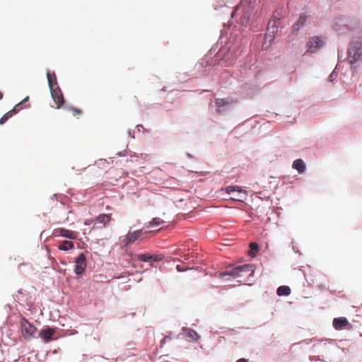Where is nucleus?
<instances>
[{
  "label": "nucleus",
  "mask_w": 362,
  "mask_h": 362,
  "mask_svg": "<svg viewBox=\"0 0 362 362\" xmlns=\"http://www.w3.org/2000/svg\"><path fill=\"white\" fill-rule=\"evenodd\" d=\"M255 269L252 264H243L231 269L227 272H223L219 274L220 277L230 276L234 279H239L238 282H245L249 280L250 276L254 275Z\"/></svg>",
  "instance_id": "nucleus-1"
},
{
  "label": "nucleus",
  "mask_w": 362,
  "mask_h": 362,
  "mask_svg": "<svg viewBox=\"0 0 362 362\" xmlns=\"http://www.w3.org/2000/svg\"><path fill=\"white\" fill-rule=\"evenodd\" d=\"M362 57V40L354 42L348 50V60L351 64L359 61Z\"/></svg>",
  "instance_id": "nucleus-2"
},
{
  "label": "nucleus",
  "mask_w": 362,
  "mask_h": 362,
  "mask_svg": "<svg viewBox=\"0 0 362 362\" xmlns=\"http://www.w3.org/2000/svg\"><path fill=\"white\" fill-rule=\"evenodd\" d=\"M21 331L23 336L27 340H30L35 337V334L37 331V328L31 325L27 320L23 318L21 320Z\"/></svg>",
  "instance_id": "nucleus-3"
},
{
  "label": "nucleus",
  "mask_w": 362,
  "mask_h": 362,
  "mask_svg": "<svg viewBox=\"0 0 362 362\" xmlns=\"http://www.w3.org/2000/svg\"><path fill=\"white\" fill-rule=\"evenodd\" d=\"M143 234L144 232L142 231V230H137L133 232H129L125 236L122 237L121 239L122 246L127 247L129 245L134 243Z\"/></svg>",
  "instance_id": "nucleus-4"
},
{
  "label": "nucleus",
  "mask_w": 362,
  "mask_h": 362,
  "mask_svg": "<svg viewBox=\"0 0 362 362\" xmlns=\"http://www.w3.org/2000/svg\"><path fill=\"white\" fill-rule=\"evenodd\" d=\"M52 235L54 237L62 236L70 240H76L78 237V233L64 228H57L54 229Z\"/></svg>",
  "instance_id": "nucleus-5"
},
{
  "label": "nucleus",
  "mask_w": 362,
  "mask_h": 362,
  "mask_svg": "<svg viewBox=\"0 0 362 362\" xmlns=\"http://www.w3.org/2000/svg\"><path fill=\"white\" fill-rule=\"evenodd\" d=\"M324 45V40L320 36H313L309 39L306 46L308 47V52H315L318 49L321 48Z\"/></svg>",
  "instance_id": "nucleus-6"
},
{
  "label": "nucleus",
  "mask_w": 362,
  "mask_h": 362,
  "mask_svg": "<svg viewBox=\"0 0 362 362\" xmlns=\"http://www.w3.org/2000/svg\"><path fill=\"white\" fill-rule=\"evenodd\" d=\"M50 92L52 98L56 105L55 108H61L64 103V99L59 86H57L55 89L50 90Z\"/></svg>",
  "instance_id": "nucleus-7"
},
{
  "label": "nucleus",
  "mask_w": 362,
  "mask_h": 362,
  "mask_svg": "<svg viewBox=\"0 0 362 362\" xmlns=\"http://www.w3.org/2000/svg\"><path fill=\"white\" fill-rule=\"evenodd\" d=\"M86 269V257L83 253H81L75 261L74 272L77 275L82 274Z\"/></svg>",
  "instance_id": "nucleus-8"
},
{
  "label": "nucleus",
  "mask_w": 362,
  "mask_h": 362,
  "mask_svg": "<svg viewBox=\"0 0 362 362\" xmlns=\"http://www.w3.org/2000/svg\"><path fill=\"white\" fill-rule=\"evenodd\" d=\"M163 259L161 255H151V254H139L135 256V259L137 261L148 262H160Z\"/></svg>",
  "instance_id": "nucleus-9"
},
{
  "label": "nucleus",
  "mask_w": 362,
  "mask_h": 362,
  "mask_svg": "<svg viewBox=\"0 0 362 362\" xmlns=\"http://www.w3.org/2000/svg\"><path fill=\"white\" fill-rule=\"evenodd\" d=\"M279 27L278 25H275V23H272L269 22L268 28L265 33L266 40H268L269 42L274 40L278 33Z\"/></svg>",
  "instance_id": "nucleus-10"
},
{
  "label": "nucleus",
  "mask_w": 362,
  "mask_h": 362,
  "mask_svg": "<svg viewBox=\"0 0 362 362\" xmlns=\"http://www.w3.org/2000/svg\"><path fill=\"white\" fill-rule=\"evenodd\" d=\"M308 19V15H307L306 13H301L298 21L292 26L293 32H298L303 26H304L306 24Z\"/></svg>",
  "instance_id": "nucleus-11"
},
{
  "label": "nucleus",
  "mask_w": 362,
  "mask_h": 362,
  "mask_svg": "<svg viewBox=\"0 0 362 362\" xmlns=\"http://www.w3.org/2000/svg\"><path fill=\"white\" fill-rule=\"evenodd\" d=\"M54 334L55 329L54 328L47 327L41 329L39 335L45 343H47L52 340Z\"/></svg>",
  "instance_id": "nucleus-12"
},
{
  "label": "nucleus",
  "mask_w": 362,
  "mask_h": 362,
  "mask_svg": "<svg viewBox=\"0 0 362 362\" xmlns=\"http://www.w3.org/2000/svg\"><path fill=\"white\" fill-rule=\"evenodd\" d=\"M111 219H112L111 214H100L99 216H97V218L95 219V225L99 223V224L102 225L101 227H106L111 221ZM94 227L99 228V226H94Z\"/></svg>",
  "instance_id": "nucleus-13"
},
{
  "label": "nucleus",
  "mask_w": 362,
  "mask_h": 362,
  "mask_svg": "<svg viewBox=\"0 0 362 362\" xmlns=\"http://www.w3.org/2000/svg\"><path fill=\"white\" fill-rule=\"evenodd\" d=\"M232 103V100L226 98V99H216V105L218 107V111L221 112L226 110L228 107H229Z\"/></svg>",
  "instance_id": "nucleus-14"
},
{
  "label": "nucleus",
  "mask_w": 362,
  "mask_h": 362,
  "mask_svg": "<svg viewBox=\"0 0 362 362\" xmlns=\"http://www.w3.org/2000/svg\"><path fill=\"white\" fill-rule=\"evenodd\" d=\"M349 323L345 317L334 318L333 320V326L336 329H344L346 326L349 325Z\"/></svg>",
  "instance_id": "nucleus-15"
},
{
  "label": "nucleus",
  "mask_w": 362,
  "mask_h": 362,
  "mask_svg": "<svg viewBox=\"0 0 362 362\" xmlns=\"http://www.w3.org/2000/svg\"><path fill=\"white\" fill-rule=\"evenodd\" d=\"M47 78L48 81V85L50 90L55 89L57 84V77L54 73L51 74L49 71H47Z\"/></svg>",
  "instance_id": "nucleus-16"
},
{
  "label": "nucleus",
  "mask_w": 362,
  "mask_h": 362,
  "mask_svg": "<svg viewBox=\"0 0 362 362\" xmlns=\"http://www.w3.org/2000/svg\"><path fill=\"white\" fill-rule=\"evenodd\" d=\"M292 167L298 170L299 173H303L305 170V164L302 159H297L294 160Z\"/></svg>",
  "instance_id": "nucleus-17"
},
{
  "label": "nucleus",
  "mask_w": 362,
  "mask_h": 362,
  "mask_svg": "<svg viewBox=\"0 0 362 362\" xmlns=\"http://www.w3.org/2000/svg\"><path fill=\"white\" fill-rule=\"evenodd\" d=\"M74 247V243L71 241H69V240H64L58 246L59 250H64V251L72 250Z\"/></svg>",
  "instance_id": "nucleus-18"
},
{
  "label": "nucleus",
  "mask_w": 362,
  "mask_h": 362,
  "mask_svg": "<svg viewBox=\"0 0 362 362\" xmlns=\"http://www.w3.org/2000/svg\"><path fill=\"white\" fill-rule=\"evenodd\" d=\"M283 16L282 11H276L273 13L272 19L269 21V23H275V25H280V21Z\"/></svg>",
  "instance_id": "nucleus-19"
},
{
  "label": "nucleus",
  "mask_w": 362,
  "mask_h": 362,
  "mask_svg": "<svg viewBox=\"0 0 362 362\" xmlns=\"http://www.w3.org/2000/svg\"><path fill=\"white\" fill-rule=\"evenodd\" d=\"M276 293L281 296H288L291 293V288L287 286H281L277 288Z\"/></svg>",
  "instance_id": "nucleus-20"
},
{
  "label": "nucleus",
  "mask_w": 362,
  "mask_h": 362,
  "mask_svg": "<svg viewBox=\"0 0 362 362\" xmlns=\"http://www.w3.org/2000/svg\"><path fill=\"white\" fill-rule=\"evenodd\" d=\"M185 331H186L187 337L188 338L191 339L192 340L197 341L199 338V334L194 329H186Z\"/></svg>",
  "instance_id": "nucleus-21"
},
{
  "label": "nucleus",
  "mask_w": 362,
  "mask_h": 362,
  "mask_svg": "<svg viewBox=\"0 0 362 362\" xmlns=\"http://www.w3.org/2000/svg\"><path fill=\"white\" fill-rule=\"evenodd\" d=\"M226 192L228 194H230L234 192H239V194H245V192L240 187L237 186H228L226 188Z\"/></svg>",
  "instance_id": "nucleus-22"
},
{
  "label": "nucleus",
  "mask_w": 362,
  "mask_h": 362,
  "mask_svg": "<svg viewBox=\"0 0 362 362\" xmlns=\"http://www.w3.org/2000/svg\"><path fill=\"white\" fill-rule=\"evenodd\" d=\"M21 103H18L11 110L6 112L4 116L8 119L13 115H16L20 110Z\"/></svg>",
  "instance_id": "nucleus-23"
},
{
  "label": "nucleus",
  "mask_w": 362,
  "mask_h": 362,
  "mask_svg": "<svg viewBox=\"0 0 362 362\" xmlns=\"http://www.w3.org/2000/svg\"><path fill=\"white\" fill-rule=\"evenodd\" d=\"M250 251L249 252V255L251 257H254L255 255V253L258 250V247H259L258 244L256 243H254V242L250 243Z\"/></svg>",
  "instance_id": "nucleus-24"
},
{
  "label": "nucleus",
  "mask_w": 362,
  "mask_h": 362,
  "mask_svg": "<svg viewBox=\"0 0 362 362\" xmlns=\"http://www.w3.org/2000/svg\"><path fill=\"white\" fill-rule=\"evenodd\" d=\"M163 223V221L160 218H153V220L149 222V226H159Z\"/></svg>",
  "instance_id": "nucleus-25"
},
{
  "label": "nucleus",
  "mask_w": 362,
  "mask_h": 362,
  "mask_svg": "<svg viewBox=\"0 0 362 362\" xmlns=\"http://www.w3.org/2000/svg\"><path fill=\"white\" fill-rule=\"evenodd\" d=\"M69 110L72 112V114L74 115V116H76V115H81L82 111L81 110L78 109V108H76V107H69Z\"/></svg>",
  "instance_id": "nucleus-26"
},
{
  "label": "nucleus",
  "mask_w": 362,
  "mask_h": 362,
  "mask_svg": "<svg viewBox=\"0 0 362 362\" xmlns=\"http://www.w3.org/2000/svg\"><path fill=\"white\" fill-rule=\"evenodd\" d=\"M243 194H240V195L239 192H238V195L235 194L234 197H231V199L235 200V201L243 202L244 197H245V196H243Z\"/></svg>",
  "instance_id": "nucleus-27"
},
{
  "label": "nucleus",
  "mask_w": 362,
  "mask_h": 362,
  "mask_svg": "<svg viewBox=\"0 0 362 362\" xmlns=\"http://www.w3.org/2000/svg\"><path fill=\"white\" fill-rule=\"evenodd\" d=\"M177 255H180L182 257H184L185 259L189 260L190 259V254L182 252L181 250L176 252Z\"/></svg>",
  "instance_id": "nucleus-28"
},
{
  "label": "nucleus",
  "mask_w": 362,
  "mask_h": 362,
  "mask_svg": "<svg viewBox=\"0 0 362 362\" xmlns=\"http://www.w3.org/2000/svg\"><path fill=\"white\" fill-rule=\"evenodd\" d=\"M249 16H243L242 18H241V23L242 24H247L249 21Z\"/></svg>",
  "instance_id": "nucleus-29"
},
{
  "label": "nucleus",
  "mask_w": 362,
  "mask_h": 362,
  "mask_svg": "<svg viewBox=\"0 0 362 362\" xmlns=\"http://www.w3.org/2000/svg\"><path fill=\"white\" fill-rule=\"evenodd\" d=\"M8 120V119L6 118V117H5L4 115L0 119V124H4L6 121Z\"/></svg>",
  "instance_id": "nucleus-30"
},
{
  "label": "nucleus",
  "mask_w": 362,
  "mask_h": 362,
  "mask_svg": "<svg viewBox=\"0 0 362 362\" xmlns=\"http://www.w3.org/2000/svg\"><path fill=\"white\" fill-rule=\"evenodd\" d=\"M177 269L178 272H184V271H185V269L182 266H181V265H177Z\"/></svg>",
  "instance_id": "nucleus-31"
},
{
  "label": "nucleus",
  "mask_w": 362,
  "mask_h": 362,
  "mask_svg": "<svg viewBox=\"0 0 362 362\" xmlns=\"http://www.w3.org/2000/svg\"><path fill=\"white\" fill-rule=\"evenodd\" d=\"M236 362H247V360L245 358H240Z\"/></svg>",
  "instance_id": "nucleus-32"
},
{
  "label": "nucleus",
  "mask_w": 362,
  "mask_h": 362,
  "mask_svg": "<svg viewBox=\"0 0 362 362\" xmlns=\"http://www.w3.org/2000/svg\"><path fill=\"white\" fill-rule=\"evenodd\" d=\"M334 76V72L330 74L329 78H330L331 81L333 80Z\"/></svg>",
  "instance_id": "nucleus-33"
},
{
  "label": "nucleus",
  "mask_w": 362,
  "mask_h": 362,
  "mask_svg": "<svg viewBox=\"0 0 362 362\" xmlns=\"http://www.w3.org/2000/svg\"><path fill=\"white\" fill-rule=\"evenodd\" d=\"M90 222H91L90 221H85V223H84V224H85V225H90Z\"/></svg>",
  "instance_id": "nucleus-34"
},
{
  "label": "nucleus",
  "mask_w": 362,
  "mask_h": 362,
  "mask_svg": "<svg viewBox=\"0 0 362 362\" xmlns=\"http://www.w3.org/2000/svg\"><path fill=\"white\" fill-rule=\"evenodd\" d=\"M29 99L28 97H26L23 101H21L20 103L21 105L22 104V103L25 102V101H27Z\"/></svg>",
  "instance_id": "nucleus-35"
},
{
  "label": "nucleus",
  "mask_w": 362,
  "mask_h": 362,
  "mask_svg": "<svg viewBox=\"0 0 362 362\" xmlns=\"http://www.w3.org/2000/svg\"><path fill=\"white\" fill-rule=\"evenodd\" d=\"M3 93L1 92H0V100H1L3 98Z\"/></svg>",
  "instance_id": "nucleus-36"
}]
</instances>
